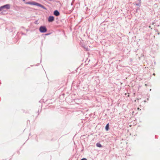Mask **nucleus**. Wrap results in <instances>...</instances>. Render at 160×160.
<instances>
[{
	"mask_svg": "<svg viewBox=\"0 0 160 160\" xmlns=\"http://www.w3.org/2000/svg\"><path fill=\"white\" fill-rule=\"evenodd\" d=\"M54 20V17L52 16H49L48 18V21L49 22H52Z\"/></svg>",
	"mask_w": 160,
	"mask_h": 160,
	"instance_id": "7ed1b4c3",
	"label": "nucleus"
},
{
	"mask_svg": "<svg viewBox=\"0 0 160 160\" xmlns=\"http://www.w3.org/2000/svg\"><path fill=\"white\" fill-rule=\"evenodd\" d=\"M155 75V73H154L153 74V75Z\"/></svg>",
	"mask_w": 160,
	"mask_h": 160,
	"instance_id": "ddd939ff",
	"label": "nucleus"
},
{
	"mask_svg": "<svg viewBox=\"0 0 160 160\" xmlns=\"http://www.w3.org/2000/svg\"><path fill=\"white\" fill-rule=\"evenodd\" d=\"M137 2H138L136 3L135 5L136 6H140L141 4V0H138Z\"/></svg>",
	"mask_w": 160,
	"mask_h": 160,
	"instance_id": "423d86ee",
	"label": "nucleus"
},
{
	"mask_svg": "<svg viewBox=\"0 0 160 160\" xmlns=\"http://www.w3.org/2000/svg\"><path fill=\"white\" fill-rule=\"evenodd\" d=\"M54 14L55 16H58L60 15V13L58 10H56L54 12Z\"/></svg>",
	"mask_w": 160,
	"mask_h": 160,
	"instance_id": "39448f33",
	"label": "nucleus"
},
{
	"mask_svg": "<svg viewBox=\"0 0 160 160\" xmlns=\"http://www.w3.org/2000/svg\"><path fill=\"white\" fill-rule=\"evenodd\" d=\"M22 1H24V2H25V0H22Z\"/></svg>",
	"mask_w": 160,
	"mask_h": 160,
	"instance_id": "f8f14e48",
	"label": "nucleus"
},
{
	"mask_svg": "<svg viewBox=\"0 0 160 160\" xmlns=\"http://www.w3.org/2000/svg\"><path fill=\"white\" fill-rule=\"evenodd\" d=\"M81 160H87V159L86 158H83Z\"/></svg>",
	"mask_w": 160,
	"mask_h": 160,
	"instance_id": "9d476101",
	"label": "nucleus"
},
{
	"mask_svg": "<svg viewBox=\"0 0 160 160\" xmlns=\"http://www.w3.org/2000/svg\"><path fill=\"white\" fill-rule=\"evenodd\" d=\"M84 48L86 50H87V51H88V48Z\"/></svg>",
	"mask_w": 160,
	"mask_h": 160,
	"instance_id": "9b49d317",
	"label": "nucleus"
},
{
	"mask_svg": "<svg viewBox=\"0 0 160 160\" xmlns=\"http://www.w3.org/2000/svg\"><path fill=\"white\" fill-rule=\"evenodd\" d=\"M3 9H4V8H3V6L0 7V11L2 10H3Z\"/></svg>",
	"mask_w": 160,
	"mask_h": 160,
	"instance_id": "1a4fd4ad",
	"label": "nucleus"
},
{
	"mask_svg": "<svg viewBox=\"0 0 160 160\" xmlns=\"http://www.w3.org/2000/svg\"><path fill=\"white\" fill-rule=\"evenodd\" d=\"M109 129V123L107 124L105 127V129L106 131H108Z\"/></svg>",
	"mask_w": 160,
	"mask_h": 160,
	"instance_id": "6e6552de",
	"label": "nucleus"
},
{
	"mask_svg": "<svg viewBox=\"0 0 160 160\" xmlns=\"http://www.w3.org/2000/svg\"><path fill=\"white\" fill-rule=\"evenodd\" d=\"M39 31L41 32L44 33L47 32V29L45 26H41L39 28Z\"/></svg>",
	"mask_w": 160,
	"mask_h": 160,
	"instance_id": "f03ea898",
	"label": "nucleus"
},
{
	"mask_svg": "<svg viewBox=\"0 0 160 160\" xmlns=\"http://www.w3.org/2000/svg\"><path fill=\"white\" fill-rule=\"evenodd\" d=\"M4 8H6L7 9H9L10 8V5L9 4H7L3 6Z\"/></svg>",
	"mask_w": 160,
	"mask_h": 160,
	"instance_id": "20e7f679",
	"label": "nucleus"
},
{
	"mask_svg": "<svg viewBox=\"0 0 160 160\" xmlns=\"http://www.w3.org/2000/svg\"><path fill=\"white\" fill-rule=\"evenodd\" d=\"M25 4H27L36 5L37 6L40 7L44 9H46V8L44 6L35 2H25Z\"/></svg>",
	"mask_w": 160,
	"mask_h": 160,
	"instance_id": "f257e3e1",
	"label": "nucleus"
},
{
	"mask_svg": "<svg viewBox=\"0 0 160 160\" xmlns=\"http://www.w3.org/2000/svg\"><path fill=\"white\" fill-rule=\"evenodd\" d=\"M96 145L97 147H98L101 148L102 147V146L101 145V144L99 142L97 143Z\"/></svg>",
	"mask_w": 160,
	"mask_h": 160,
	"instance_id": "0eeeda50",
	"label": "nucleus"
}]
</instances>
